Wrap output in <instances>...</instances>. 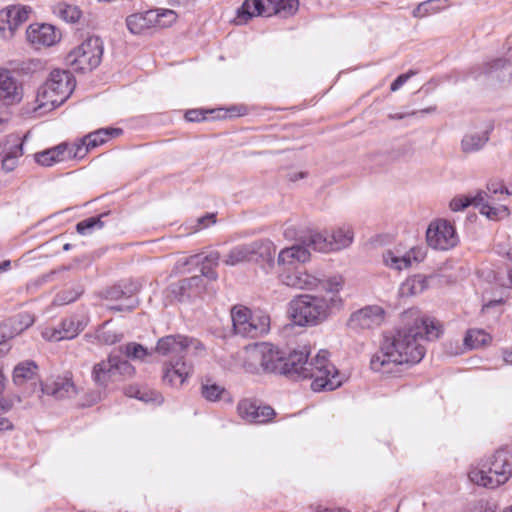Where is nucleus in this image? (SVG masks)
Here are the masks:
<instances>
[{
	"label": "nucleus",
	"mask_w": 512,
	"mask_h": 512,
	"mask_svg": "<svg viewBox=\"0 0 512 512\" xmlns=\"http://www.w3.org/2000/svg\"><path fill=\"white\" fill-rule=\"evenodd\" d=\"M442 332L441 323L434 318L415 319L411 327L399 329L384 337L379 351L371 358V369L378 373L391 374L404 364L420 362L425 355L421 341L438 339Z\"/></svg>",
	"instance_id": "1"
},
{
	"label": "nucleus",
	"mask_w": 512,
	"mask_h": 512,
	"mask_svg": "<svg viewBox=\"0 0 512 512\" xmlns=\"http://www.w3.org/2000/svg\"><path fill=\"white\" fill-rule=\"evenodd\" d=\"M344 283L341 275H333L324 282V294H303L293 299L288 309L293 323L301 327H313L325 322L343 307L340 292Z\"/></svg>",
	"instance_id": "2"
},
{
	"label": "nucleus",
	"mask_w": 512,
	"mask_h": 512,
	"mask_svg": "<svg viewBox=\"0 0 512 512\" xmlns=\"http://www.w3.org/2000/svg\"><path fill=\"white\" fill-rule=\"evenodd\" d=\"M75 88V80L67 70L54 69L38 88L33 108L39 115L46 114L62 105Z\"/></svg>",
	"instance_id": "3"
},
{
	"label": "nucleus",
	"mask_w": 512,
	"mask_h": 512,
	"mask_svg": "<svg viewBox=\"0 0 512 512\" xmlns=\"http://www.w3.org/2000/svg\"><path fill=\"white\" fill-rule=\"evenodd\" d=\"M284 352L268 342H260L245 347L243 351V367L253 374H281Z\"/></svg>",
	"instance_id": "4"
},
{
	"label": "nucleus",
	"mask_w": 512,
	"mask_h": 512,
	"mask_svg": "<svg viewBox=\"0 0 512 512\" xmlns=\"http://www.w3.org/2000/svg\"><path fill=\"white\" fill-rule=\"evenodd\" d=\"M299 8V0H245L237 9L235 23L246 24L254 17H283L294 15Z\"/></svg>",
	"instance_id": "5"
},
{
	"label": "nucleus",
	"mask_w": 512,
	"mask_h": 512,
	"mask_svg": "<svg viewBox=\"0 0 512 512\" xmlns=\"http://www.w3.org/2000/svg\"><path fill=\"white\" fill-rule=\"evenodd\" d=\"M103 52L102 39L98 36H90L69 51L65 57V63L75 72H91L100 65Z\"/></svg>",
	"instance_id": "6"
},
{
	"label": "nucleus",
	"mask_w": 512,
	"mask_h": 512,
	"mask_svg": "<svg viewBox=\"0 0 512 512\" xmlns=\"http://www.w3.org/2000/svg\"><path fill=\"white\" fill-rule=\"evenodd\" d=\"M231 319L235 333L243 337H261L270 330V316L263 311L252 312L245 306H234Z\"/></svg>",
	"instance_id": "7"
},
{
	"label": "nucleus",
	"mask_w": 512,
	"mask_h": 512,
	"mask_svg": "<svg viewBox=\"0 0 512 512\" xmlns=\"http://www.w3.org/2000/svg\"><path fill=\"white\" fill-rule=\"evenodd\" d=\"M329 353L320 350L309 362L308 378H311L312 389L315 391L334 390L341 386L343 377L328 359Z\"/></svg>",
	"instance_id": "8"
},
{
	"label": "nucleus",
	"mask_w": 512,
	"mask_h": 512,
	"mask_svg": "<svg viewBox=\"0 0 512 512\" xmlns=\"http://www.w3.org/2000/svg\"><path fill=\"white\" fill-rule=\"evenodd\" d=\"M274 247L270 241H254L233 247L223 259L228 266H236L258 258L270 261L273 257Z\"/></svg>",
	"instance_id": "9"
},
{
	"label": "nucleus",
	"mask_w": 512,
	"mask_h": 512,
	"mask_svg": "<svg viewBox=\"0 0 512 512\" xmlns=\"http://www.w3.org/2000/svg\"><path fill=\"white\" fill-rule=\"evenodd\" d=\"M426 240L432 249L447 251L458 244L459 237L451 222L439 218L429 224L426 231Z\"/></svg>",
	"instance_id": "10"
},
{
	"label": "nucleus",
	"mask_w": 512,
	"mask_h": 512,
	"mask_svg": "<svg viewBox=\"0 0 512 512\" xmlns=\"http://www.w3.org/2000/svg\"><path fill=\"white\" fill-rule=\"evenodd\" d=\"M31 7L25 5H10L0 10V37L10 40L17 29L29 19Z\"/></svg>",
	"instance_id": "11"
},
{
	"label": "nucleus",
	"mask_w": 512,
	"mask_h": 512,
	"mask_svg": "<svg viewBox=\"0 0 512 512\" xmlns=\"http://www.w3.org/2000/svg\"><path fill=\"white\" fill-rule=\"evenodd\" d=\"M326 279L327 278L320 277L318 274L297 268L294 270H281L279 273V280L282 284L298 290L324 289Z\"/></svg>",
	"instance_id": "12"
},
{
	"label": "nucleus",
	"mask_w": 512,
	"mask_h": 512,
	"mask_svg": "<svg viewBox=\"0 0 512 512\" xmlns=\"http://www.w3.org/2000/svg\"><path fill=\"white\" fill-rule=\"evenodd\" d=\"M425 251L422 247H412L404 250L401 247L386 250L383 255V263L390 269L401 271L410 268L413 263H419L425 258Z\"/></svg>",
	"instance_id": "13"
},
{
	"label": "nucleus",
	"mask_w": 512,
	"mask_h": 512,
	"mask_svg": "<svg viewBox=\"0 0 512 512\" xmlns=\"http://www.w3.org/2000/svg\"><path fill=\"white\" fill-rule=\"evenodd\" d=\"M386 312L379 305H368L353 312L348 327L354 331L372 330L383 324Z\"/></svg>",
	"instance_id": "14"
},
{
	"label": "nucleus",
	"mask_w": 512,
	"mask_h": 512,
	"mask_svg": "<svg viewBox=\"0 0 512 512\" xmlns=\"http://www.w3.org/2000/svg\"><path fill=\"white\" fill-rule=\"evenodd\" d=\"M86 322L71 316L63 319L57 327L47 326L41 331L44 340L49 342H58L62 340H71L84 330Z\"/></svg>",
	"instance_id": "15"
},
{
	"label": "nucleus",
	"mask_w": 512,
	"mask_h": 512,
	"mask_svg": "<svg viewBox=\"0 0 512 512\" xmlns=\"http://www.w3.org/2000/svg\"><path fill=\"white\" fill-rule=\"evenodd\" d=\"M190 348L198 350L202 349V346L200 342L195 339H190L182 335H169L158 340L155 350L162 356H177L182 355Z\"/></svg>",
	"instance_id": "16"
},
{
	"label": "nucleus",
	"mask_w": 512,
	"mask_h": 512,
	"mask_svg": "<svg viewBox=\"0 0 512 512\" xmlns=\"http://www.w3.org/2000/svg\"><path fill=\"white\" fill-rule=\"evenodd\" d=\"M220 260V253L218 251H211L207 255L203 256L200 254L192 255L190 257H184L177 261L174 267V273H183L184 267L187 265H198L201 264L202 276L210 280H216L217 274L212 270L213 267L217 266Z\"/></svg>",
	"instance_id": "17"
},
{
	"label": "nucleus",
	"mask_w": 512,
	"mask_h": 512,
	"mask_svg": "<svg viewBox=\"0 0 512 512\" xmlns=\"http://www.w3.org/2000/svg\"><path fill=\"white\" fill-rule=\"evenodd\" d=\"M487 463L492 469L494 478H490L488 483L497 487L506 483L512 476V454L505 450H499L492 456L486 458Z\"/></svg>",
	"instance_id": "18"
},
{
	"label": "nucleus",
	"mask_w": 512,
	"mask_h": 512,
	"mask_svg": "<svg viewBox=\"0 0 512 512\" xmlns=\"http://www.w3.org/2000/svg\"><path fill=\"white\" fill-rule=\"evenodd\" d=\"M26 38L35 47H50L61 39V34L50 24H31L26 30Z\"/></svg>",
	"instance_id": "19"
},
{
	"label": "nucleus",
	"mask_w": 512,
	"mask_h": 512,
	"mask_svg": "<svg viewBox=\"0 0 512 512\" xmlns=\"http://www.w3.org/2000/svg\"><path fill=\"white\" fill-rule=\"evenodd\" d=\"M23 98V86L7 69H0V102L18 104Z\"/></svg>",
	"instance_id": "20"
},
{
	"label": "nucleus",
	"mask_w": 512,
	"mask_h": 512,
	"mask_svg": "<svg viewBox=\"0 0 512 512\" xmlns=\"http://www.w3.org/2000/svg\"><path fill=\"white\" fill-rule=\"evenodd\" d=\"M237 411L243 420L256 424L266 423L275 415L271 407L257 405L250 399L241 400L237 405Z\"/></svg>",
	"instance_id": "21"
},
{
	"label": "nucleus",
	"mask_w": 512,
	"mask_h": 512,
	"mask_svg": "<svg viewBox=\"0 0 512 512\" xmlns=\"http://www.w3.org/2000/svg\"><path fill=\"white\" fill-rule=\"evenodd\" d=\"M22 154V138L19 135H9L4 142L0 143V160L4 170L12 171Z\"/></svg>",
	"instance_id": "22"
},
{
	"label": "nucleus",
	"mask_w": 512,
	"mask_h": 512,
	"mask_svg": "<svg viewBox=\"0 0 512 512\" xmlns=\"http://www.w3.org/2000/svg\"><path fill=\"white\" fill-rule=\"evenodd\" d=\"M193 367L181 358L169 361L163 367V381L172 387H181L191 375Z\"/></svg>",
	"instance_id": "23"
},
{
	"label": "nucleus",
	"mask_w": 512,
	"mask_h": 512,
	"mask_svg": "<svg viewBox=\"0 0 512 512\" xmlns=\"http://www.w3.org/2000/svg\"><path fill=\"white\" fill-rule=\"evenodd\" d=\"M309 352L306 348L302 350H295L289 354L288 357L284 354V361L282 362L281 374L283 375H297L299 377L308 378Z\"/></svg>",
	"instance_id": "24"
},
{
	"label": "nucleus",
	"mask_w": 512,
	"mask_h": 512,
	"mask_svg": "<svg viewBox=\"0 0 512 512\" xmlns=\"http://www.w3.org/2000/svg\"><path fill=\"white\" fill-rule=\"evenodd\" d=\"M311 254L304 244H294L283 248L277 258V264L281 270L292 269L297 264H305L310 261Z\"/></svg>",
	"instance_id": "25"
},
{
	"label": "nucleus",
	"mask_w": 512,
	"mask_h": 512,
	"mask_svg": "<svg viewBox=\"0 0 512 512\" xmlns=\"http://www.w3.org/2000/svg\"><path fill=\"white\" fill-rule=\"evenodd\" d=\"M157 11L149 10L134 13L126 18V26L131 34L143 35L157 26Z\"/></svg>",
	"instance_id": "26"
},
{
	"label": "nucleus",
	"mask_w": 512,
	"mask_h": 512,
	"mask_svg": "<svg viewBox=\"0 0 512 512\" xmlns=\"http://www.w3.org/2000/svg\"><path fill=\"white\" fill-rule=\"evenodd\" d=\"M115 363V355L110 354L107 360H102L94 365L92 377L97 385L106 387L109 383L119 381Z\"/></svg>",
	"instance_id": "27"
},
{
	"label": "nucleus",
	"mask_w": 512,
	"mask_h": 512,
	"mask_svg": "<svg viewBox=\"0 0 512 512\" xmlns=\"http://www.w3.org/2000/svg\"><path fill=\"white\" fill-rule=\"evenodd\" d=\"M135 289L129 287L126 290L115 286L106 293V298L111 301L119 302L109 306V309L115 311H131L137 306V300L134 297Z\"/></svg>",
	"instance_id": "28"
},
{
	"label": "nucleus",
	"mask_w": 512,
	"mask_h": 512,
	"mask_svg": "<svg viewBox=\"0 0 512 512\" xmlns=\"http://www.w3.org/2000/svg\"><path fill=\"white\" fill-rule=\"evenodd\" d=\"M475 207L479 212L490 220H501L509 216V209L505 205H492L487 192H478L474 196Z\"/></svg>",
	"instance_id": "29"
},
{
	"label": "nucleus",
	"mask_w": 512,
	"mask_h": 512,
	"mask_svg": "<svg viewBox=\"0 0 512 512\" xmlns=\"http://www.w3.org/2000/svg\"><path fill=\"white\" fill-rule=\"evenodd\" d=\"M489 141V131L479 130L467 132L461 140V151L465 154H472L480 151Z\"/></svg>",
	"instance_id": "30"
},
{
	"label": "nucleus",
	"mask_w": 512,
	"mask_h": 512,
	"mask_svg": "<svg viewBox=\"0 0 512 512\" xmlns=\"http://www.w3.org/2000/svg\"><path fill=\"white\" fill-rule=\"evenodd\" d=\"M429 279L422 274L408 277L399 287V296L405 298L421 294L429 287Z\"/></svg>",
	"instance_id": "31"
},
{
	"label": "nucleus",
	"mask_w": 512,
	"mask_h": 512,
	"mask_svg": "<svg viewBox=\"0 0 512 512\" xmlns=\"http://www.w3.org/2000/svg\"><path fill=\"white\" fill-rule=\"evenodd\" d=\"M469 480L478 486L485 488L494 489L497 486L488 483L490 478H494L492 475V469L487 463L486 459L481 460L476 465H472L468 472Z\"/></svg>",
	"instance_id": "32"
},
{
	"label": "nucleus",
	"mask_w": 512,
	"mask_h": 512,
	"mask_svg": "<svg viewBox=\"0 0 512 512\" xmlns=\"http://www.w3.org/2000/svg\"><path fill=\"white\" fill-rule=\"evenodd\" d=\"M66 152V143H61L57 146L36 153L34 155V159L39 165L50 167L56 163L65 161Z\"/></svg>",
	"instance_id": "33"
},
{
	"label": "nucleus",
	"mask_w": 512,
	"mask_h": 512,
	"mask_svg": "<svg viewBox=\"0 0 512 512\" xmlns=\"http://www.w3.org/2000/svg\"><path fill=\"white\" fill-rule=\"evenodd\" d=\"M333 251H339L348 248L354 240V230L349 225H341L329 231Z\"/></svg>",
	"instance_id": "34"
},
{
	"label": "nucleus",
	"mask_w": 512,
	"mask_h": 512,
	"mask_svg": "<svg viewBox=\"0 0 512 512\" xmlns=\"http://www.w3.org/2000/svg\"><path fill=\"white\" fill-rule=\"evenodd\" d=\"M34 321L31 314L24 312L8 318L3 324L8 328V336L12 339L32 326Z\"/></svg>",
	"instance_id": "35"
},
{
	"label": "nucleus",
	"mask_w": 512,
	"mask_h": 512,
	"mask_svg": "<svg viewBox=\"0 0 512 512\" xmlns=\"http://www.w3.org/2000/svg\"><path fill=\"white\" fill-rule=\"evenodd\" d=\"M38 366L34 361H23L15 366L13 370V382L17 386H22L25 383L35 379L37 375Z\"/></svg>",
	"instance_id": "36"
},
{
	"label": "nucleus",
	"mask_w": 512,
	"mask_h": 512,
	"mask_svg": "<svg viewBox=\"0 0 512 512\" xmlns=\"http://www.w3.org/2000/svg\"><path fill=\"white\" fill-rule=\"evenodd\" d=\"M43 391L57 399L71 397L76 393L74 383L68 378H59L53 384H46Z\"/></svg>",
	"instance_id": "37"
},
{
	"label": "nucleus",
	"mask_w": 512,
	"mask_h": 512,
	"mask_svg": "<svg viewBox=\"0 0 512 512\" xmlns=\"http://www.w3.org/2000/svg\"><path fill=\"white\" fill-rule=\"evenodd\" d=\"M121 132L118 128L99 129L85 136L84 144L91 150L104 144L108 139L118 136Z\"/></svg>",
	"instance_id": "38"
},
{
	"label": "nucleus",
	"mask_w": 512,
	"mask_h": 512,
	"mask_svg": "<svg viewBox=\"0 0 512 512\" xmlns=\"http://www.w3.org/2000/svg\"><path fill=\"white\" fill-rule=\"evenodd\" d=\"M202 396L210 402H216L225 399L231 402V396L228 391L221 385L207 380L201 387Z\"/></svg>",
	"instance_id": "39"
},
{
	"label": "nucleus",
	"mask_w": 512,
	"mask_h": 512,
	"mask_svg": "<svg viewBox=\"0 0 512 512\" xmlns=\"http://www.w3.org/2000/svg\"><path fill=\"white\" fill-rule=\"evenodd\" d=\"M484 74L492 81H505L511 77V70L505 60L497 59L487 65Z\"/></svg>",
	"instance_id": "40"
},
{
	"label": "nucleus",
	"mask_w": 512,
	"mask_h": 512,
	"mask_svg": "<svg viewBox=\"0 0 512 512\" xmlns=\"http://www.w3.org/2000/svg\"><path fill=\"white\" fill-rule=\"evenodd\" d=\"M330 239L329 231L324 232H312L308 236L306 242L307 245L312 246L314 250L319 252H331L333 246Z\"/></svg>",
	"instance_id": "41"
},
{
	"label": "nucleus",
	"mask_w": 512,
	"mask_h": 512,
	"mask_svg": "<svg viewBox=\"0 0 512 512\" xmlns=\"http://www.w3.org/2000/svg\"><path fill=\"white\" fill-rule=\"evenodd\" d=\"M491 337L484 330L470 329L464 337V346L467 349H476L487 345Z\"/></svg>",
	"instance_id": "42"
},
{
	"label": "nucleus",
	"mask_w": 512,
	"mask_h": 512,
	"mask_svg": "<svg viewBox=\"0 0 512 512\" xmlns=\"http://www.w3.org/2000/svg\"><path fill=\"white\" fill-rule=\"evenodd\" d=\"M54 12L61 19L70 23L77 22L81 17V11L78 7L67 3H58L54 8Z\"/></svg>",
	"instance_id": "43"
},
{
	"label": "nucleus",
	"mask_w": 512,
	"mask_h": 512,
	"mask_svg": "<svg viewBox=\"0 0 512 512\" xmlns=\"http://www.w3.org/2000/svg\"><path fill=\"white\" fill-rule=\"evenodd\" d=\"M203 277L202 274L183 279L179 282L178 288H179V294L183 296L184 294H188V296H191L193 293H199L202 290L203 287Z\"/></svg>",
	"instance_id": "44"
},
{
	"label": "nucleus",
	"mask_w": 512,
	"mask_h": 512,
	"mask_svg": "<svg viewBox=\"0 0 512 512\" xmlns=\"http://www.w3.org/2000/svg\"><path fill=\"white\" fill-rule=\"evenodd\" d=\"M102 216L98 217H90L80 221L76 225L77 232L81 235H89L94 230H99L103 227V222L101 221Z\"/></svg>",
	"instance_id": "45"
},
{
	"label": "nucleus",
	"mask_w": 512,
	"mask_h": 512,
	"mask_svg": "<svg viewBox=\"0 0 512 512\" xmlns=\"http://www.w3.org/2000/svg\"><path fill=\"white\" fill-rule=\"evenodd\" d=\"M66 148L67 152L65 156V161L69 159H82L89 152V148L86 144H84L83 138L79 142H76L71 145L66 143Z\"/></svg>",
	"instance_id": "46"
},
{
	"label": "nucleus",
	"mask_w": 512,
	"mask_h": 512,
	"mask_svg": "<svg viewBox=\"0 0 512 512\" xmlns=\"http://www.w3.org/2000/svg\"><path fill=\"white\" fill-rule=\"evenodd\" d=\"M121 351L133 360H143L148 355L147 349L137 343H129L121 347Z\"/></svg>",
	"instance_id": "47"
},
{
	"label": "nucleus",
	"mask_w": 512,
	"mask_h": 512,
	"mask_svg": "<svg viewBox=\"0 0 512 512\" xmlns=\"http://www.w3.org/2000/svg\"><path fill=\"white\" fill-rule=\"evenodd\" d=\"M97 339L107 345H113L121 340V335L116 333L114 330L108 329L107 324H104L97 331Z\"/></svg>",
	"instance_id": "48"
},
{
	"label": "nucleus",
	"mask_w": 512,
	"mask_h": 512,
	"mask_svg": "<svg viewBox=\"0 0 512 512\" xmlns=\"http://www.w3.org/2000/svg\"><path fill=\"white\" fill-rule=\"evenodd\" d=\"M115 362L117 377H119V381L124 378H129L134 374L135 369L127 360L121 359L118 355H115Z\"/></svg>",
	"instance_id": "49"
},
{
	"label": "nucleus",
	"mask_w": 512,
	"mask_h": 512,
	"mask_svg": "<svg viewBox=\"0 0 512 512\" xmlns=\"http://www.w3.org/2000/svg\"><path fill=\"white\" fill-rule=\"evenodd\" d=\"M156 11H157V16H158L156 27H160V28L169 27L177 19V14L173 10L157 9Z\"/></svg>",
	"instance_id": "50"
},
{
	"label": "nucleus",
	"mask_w": 512,
	"mask_h": 512,
	"mask_svg": "<svg viewBox=\"0 0 512 512\" xmlns=\"http://www.w3.org/2000/svg\"><path fill=\"white\" fill-rule=\"evenodd\" d=\"M470 205L475 206L474 197L470 198L468 196L460 195V196L454 197L450 201L449 207L452 211L458 212V211L464 210L465 208H467Z\"/></svg>",
	"instance_id": "51"
},
{
	"label": "nucleus",
	"mask_w": 512,
	"mask_h": 512,
	"mask_svg": "<svg viewBox=\"0 0 512 512\" xmlns=\"http://www.w3.org/2000/svg\"><path fill=\"white\" fill-rule=\"evenodd\" d=\"M436 111V106H430L428 108L419 110V111H408V112H396L389 114V118L392 120H401L409 116H415L418 113L421 114H428V113H434Z\"/></svg>",
	"instance_id": "52"
},
{
	"label": "nucleus",
	"mask_w": 512,
	"mask_h": 512,
	"mask_svg": "<svg viewBox=\"0 0 512 512\" xmlns=\"http://www.w3.org/2000/svg\"><path fill=\"white\" fill-rule=\"evenodd\" d=\"M134 396L144 402H154L157 404H161L163 402V397L156 391H137Z\"/></svg>",
	"instance_id": "53"
},
{
	"label": "nucleus",
	"mask_w": 512,
	"mask_h": 512,
	"mask_svg": "<svg viewBox=\"0 0 512 512\" xmlns=\"http://www.w3.org/2000/svg\"><path fill=\"white\" fill-rule=\"evenodd\" d=\"M80 294H81V292H74V293H69V295H66V292H63L56 296L55 303H57L58 305H65V304L71 303V302L75 301L79 297Z\"/></svg>",
	"instance_id": "54"
},
{
	"label": "nucleus",
	"mask_w": 512,
	"mask_h": 512,
	"mask_svg": "<svg viewBox=\"0 0 512 512\" xmlns=\"http://www.w3.org/2000/svg\"><path fill=\"white\" fill-rule=\"evenodd\" d=\"M204 111L200 109H192L185 113V118L189 122H197L205 119Z\"/></svg>",
	"instance_id": "55"
},
{
	"label": "nucleus",
	"mask_w": 512,
	"mask_h": 512,
	"mask_svg": "<svg viewBox=\"0 0 512 512\" xmlns=\"http://www.w3.org/2000/svg\"><path fill=\"white\" fill-rule=\"evenodd\" d=\"M506 186L502 181H490L487 184V191L491 194H505Z\"/></svg>",
	"instance_id": "56"
},
{
	"label": "nucleus",
	"mask_w": 512,
	"mask_h": 512,
	"mask_svg": "<svg viewBox=\"0 0 512 512\" xmlns=\"http://www.w3.org/2000/svg\"><path fill=\"white\" fill-rule=\"evenodd\" d=\"M410 76H411V73H405V74L399 75L391 84V87H390L391 91L395 92L399 88H401L407 82V80L410 78Z\"/></svg>",
	"instance_id": "57"
},
{
	"label": "nucleus",
	"mask_w": 512,
	"mask_h": 512,
	"mask_svg": "<svg viewBox=\"0 0 512 512\" xmlns=\"http://www.w3.org/2000/svg\"><path fill=\"white\" fill-rule=\"evenodd\" d=\"M215 221L216 220H215L214 214H207L203 217H200L197 220L198 227L196 228V230L201 229V228H206V227L210 226L211 224H214Z\"/></svg>",
	"instance_id": "58"
},
{
	"label": "nucleus",
	"mask_w": 512,
	"mask_h": 512,
	"mask_svg": "<svg viewBox=\"0 0 512 512\" xmlns=\"http://www.w3.org/2000/svg\"><path fill=\"white\" fill-rule=\"evenodd\" d=\"M227 113H229L230 117L243 116V115L247 114V108L243 105L231 106L230 108L227 109Z\"/></svg>",
	"instance_id": "59"
},
{
	"label": "nucleus",
	"mask_w": 512,
	"mask_h": 512,
	"mask_svg": "<svg viewBox=\"0 0 512 512\" xmlns=\"http://www.w3.org/2000/svg\"><path fill=\"white\" fill-rule=\"evenodd\" d=\"M315 512H350V511L345 508H340V507L329 508V507H324V506H317L315 509Z\"/></svg>",
	"instance_id": "60"
},
{
	"label": "nucleus",
	"mask_w": 512,
	"mask_h": 512,
	"mask_svg": "<svg viewBox=\"0 0 512 512\" xmlns=\"http://www.w3.org/2000/svg\"><path fill=\"white\" fill-rule=\"evenodd\" d=\"M9 339L11 338L8 336V328L2 322L0 323V345Z\"/></svg>",
	"instance_id": "61"
},
{
	"label": "nucleus",
	"mask_w": 512,
	"mask_h": 512,
	"mask_svg": "<svg viewBox=\"0 0 512 512\" xmlns=\"http://www.w3.org/2000/svg\"><path fill=\"white\" fill-rule=\"evenodd\" d=\"M12 402L5 398H0V410L2 411H8L12 407Z\"/></svg>",
	"instance_id": "62"
},
{
	"label": "nucleus",
	"mask_w": 512,
	"mask_h": 512,
	"mask_svg": "<svg viewBox=\"0 0 512 512\" xmlns=\"http://www.w3.org/2000/svg\"><path fill=\"white\" fill-rule=\"evenodd\" d=\"M11 423L4 417H0V430L10 429Z\"/></svg>",
	"instance_id": "63"
},
{
	"label": "nucleus",
	"mask_w": 512,
	"mask_h": 512,
	"mask_svg": "<svg viewBox=\"0 0 512 512\" xmlns=\"http://www.w3.org/2000/svg\"><path fill=\"white\" fill-rule=\"evenodd\" d=\"M503 360L508 364H512V351H504Z\"/></svg>",
	"instance_id": "64"
}]
</instances>
